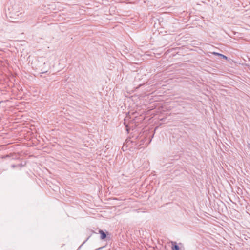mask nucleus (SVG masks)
Instances as JSON below:
<instances>
[{
	"instance_id": "nucleus-1",
	"label": "nucleus",
	"mask_w": 250,
	"mask_h": 250,
	"mask_svg": "<svg viewBox=\"0 0 250 250\" xmlns=\"http://www.w3.org/2000/svg\"><path fill=\"white\" fill-rule=\"evenodd\" d=\"M99 234H100V239H101L104 240L106 238V236H107L106 234L103 230H101V229L99 230Z\"/></svg>"
},
{
	"instance_id": "nucleus-5",
	"label": "nucleus",
	"mask_w": 250,
	"mask_h": 250,
	"mask_svg": "<svg viewBox=\"0 0 250 250\" xmlns=\"http://www.w3.org/2000/svg\"><path fill=\"white\" fill-rule=\"evenodd\" d=\"M11 167H12V168H15V167H16V165H11Z\"/></svg>"
},
{
	"instance_id": "nucleus-2",
	"label": "nucleus",
	"mask_w": 250,
	"mask_h": 250,
	"mask_svg": "<svg viewBox=\"0 0 250 250\" xmlns=\"http://www.w3.org/2000/svg\"><path fill=\"white\" fill-rule=\"evenodd\" d=\"M172 250H180V248L179 246L177 245V243L175 242H172Z\"/></svg>"
},
{
	"instance_id": "nucleus-4",
	"label": "nucleus",
	"mask_w": 250,
	"mask_h": 250,
	"mask_svg": "<svg viewBox=\"0 0 250 250\" xmlns=\"http://www.w3.org/2000/svg\"><path fill=\"white\" fill-rule=\"evenodd\" d=\"M220 57H222L223 58H224V59H227V57L226 56H225V55H223V54L220 55Z\"/></svg>"
},
{
	"instance_id": "nucleus-3",
	"label": "nucleus",
	"mask_w": 250,
	"mask_h": 250,
	"mask_svg": "<svg viewBox=\"0 0 250 250\" xmlns=\"http://www.w3.org/2000/svg\"><path fill=\"white\" fill-rule=\"evenodd\" d=\"M212 54L216 55L219 56H220V55H221V54H220L219 53H216V52H213Z\"/></svg>"
},
{
	"instance_id": "nucleus-6",
	"label": "nucleus",
	"mask_w": 250,
	"mask_h": 250,
	"mask_svg": "<svg viewBox=\"0 0 250 250\" xmlns=\"http://www.w3.org/2000/svg\"><path fill=\"white\" fill-rule=\"evenodd\" d=\"M103 248V247H100L98 249H96L95 250H99L102 249Z\"/></svg>"
}]
</instances>
